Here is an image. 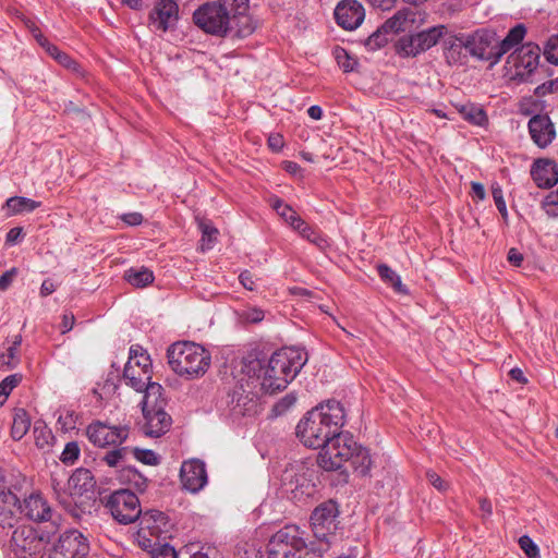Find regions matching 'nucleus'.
<instances>
[{
    "label": "nucleus",
    "mask_w": 558,
    "mask_h": 558,
    "mask_svg": "<svg viewBox=\"0 0 558 558\" xmlns=\"http://www.w3.org/2000/svg\"><path fill=\"white\" fill-rule=\"evenodd\" d=\"M344 408L339 401L328 400L312 409L296 425V436L308 448H323L343 427Z\"/></svg>",
    "instance_id": "f257e3e1"
},
{
    "label": "nucleus",
    "mask_w": 558,
    "mask_h": 558,
    "mask_svg": "<svg viewBox=\"0 0 558 558\" xmlns=\"http://www.w3.org/2000/svg\"><path fill=\"white\" fill-rule=\"evenodd\" d=\"M306 362V353L296 348H283L275 352L259 369L262 389L270 395L286 389Z\"/></svg>",
    "instance_id": "f03ea898"
},
{
    "label": "nucleus",
    "mask_w": 558,
    "mask_h": 558,
    "mask_svg": "<svg viewBox=\"0 0 558 558\" xmlns=\"http://www.w3.org/2000/svg\"><path fill=\"white\" fill-rule=\"evenodd\" d=\"M194 23L204 32L216 35L226 36L232 29V24H241L242 26L235 32V36L244 38L254 32L248 16L231 15V12L222 4L217 2H208L199 7L193 14Z\"/></svg>",
    "instance_id": "7ed1b4c3"
},
{
    "label": "nucleus",
    "mask_w": 558,
    "mask_h": 558,
    "mask_svg": "<svg viewBox=\"0 0 558 558\" xmlns=\"http://www.w3.org/2000/svg\"><path fill=\"white\" fill-rule=\"evenodd\" d=\"M168 363L179 376L187 379L203 376L210 366V353L194 342H177L169 347Z\"/></svg>",
    "instance_id": "20e7f679"
},
{
    "label": "nucleus",
    "mask_w": 558,
    "mask_h": 558,
    "mask_svg": "<svg viewBox=\"0 0 558 558\" xmlns=\"http://www.w3.org/2000/svg\"><path fill=\"white\" fill-rule=\"evenodd\" d=\"M268 558H319L310 549L295 525H287L277 531L267 544Z\"/></svg>",
    "instance_id": "39448f33"
},
{
    "label": "nucleus",
    "mask_w": 558,
    "mask_h": 558,
    "mask_svg": "<svg viewBox=\"0 0 558 558\" xmlns=\"http://www.w3.org/2000/svg\"><path fill=\"white\" fill-rule=\"evenodd\" d=\"M102 504L113 520L123 525L135 522L142 513L138 497L129 488L112 492L102 498Z\"/></svg>",
    "instance_id": "423d86ee"
},
{
    "label": "nucleus",
    "mask_w": 558,
    "mask_h": 558,
    "mask_svg": "<svg viewBox=\"0 0 558 558\" xmlns=\"http://www.w3.org/2000/svg\"><path fill=\"white\" fill-rule=\"evenodd\" d=\"M353 450H356V441L349 433L341 429L337 436L322 448L318 454V464L327 471L338 470L352 458Z\"/></svg>",
    "instance_id": "0eeeda50"
},
{
    "label": "nucleus",
    "mask_w": 558,
    "mask_h": 558,
    "mask_svg": "<svg viewBox=\"0 0 558 558\" xmlns=\"http://www.w3.org/2000/svg\"><path fill=\"white\" fill-rule=\"evenodd\" d=\"M151 361L149 354L138 344L132 345L129 360L123 369V380L135 391H143L151 379Z\"/></svg>",
    "instance_id": "6e6552de"
},
{
    "label": "nucleus",
    "mask_w": 558,
    "mask_h": 558,
    "mask_svg": "<svg viewBox=\"0 0 558 558\" xmlns=\"http://www.w3.org/2000/svg\"><path fill=\"white\" fill-rule=\"evenodd\" d=\"M541 48L534 43H526L512 52L507 60L511 80L533 82L538 69Z\"/></svg>",
    "instance_id": "1a4fd4ad"
},
{
    "label": "nucleus",
    "mask_w": 558,
    "mask_h": 558,
    "mask_svg": "<svg viewBox=\"0 0 558 558\" xmlns=\"http://www.w3.org/2000/svg\"><path fill=\"white\" fill-rule=\"evenodd\" d=\"M446 32L445 25H437L416 34L402 36L396 45L397 53L403 58H414L436 46Z\"/></svg>",
    "instance_id": "9d476101"
},
{
    "label": "nucleus",
    "mask_w": 558,
    "mask_h": 558,
    "mask_svg": "<svg viewBox=\"0 0 558 558\" xmlns=\"http://www.w3.org/2000/svg\"><path fill=\"white\" fill-rule=\"evenodd\" d=\"M86 436L95 447H119L128 440L130 427L128 425H110L107 422L95 421L87 426Z\"/></svg>",
    "instance_id": "9b49d317"
},
{
    "label": "nucleus",
    "mask_w": 558,
    "mask_h": 558,
    "mask_svg": "<svg viewBox=\"0 0 558 558\" xmlns=\"http://www.w3.org/2000/svg\"><path fill=\"white\" fill-rule=\"evenodd\" d=\"M466 51L474 58L488 61L490 65L498 63L501 59L497 37L494 32L478 29L473 34L465 35Z\"/></svg>",
    "instance_id": "f8f14e48"
},
{
    "label": "nucleus",
    "mask_w": 558,
    "mask_h": 558,
    "mask_svg": "<svg viewBox=\"0 0 558 558\" xmlns=\"http://www.w3.org/2000/svg\"><path fill=\"white\" fill-rule=\"evenodd\" d=\"M89 553L87 538L77 530L64 532L48 558H86Z\"/></svg>",
    "instance_id": "ddd939ff"
},
{
    "label": "nucleus",
    "mask_w": 558,
    "mask_h": 558,
    "mask_svg": "<svg viewBox=\"0 0 558 558\" xmlns=\"http://www.w3.org/2000/svg\"><path fill=\"white\" fill-rule=\"evenodd\" d=\"M43 538L31 525H20L12 534L10 546L17 558H28L40 553Z\"/></svg>",
    "instance_id": "4468645a"
},
{
    "label": "nucleus",
    "mask_w": 558,
    "mask_h": 558,
    "mask_svg": "<svg viewBox=\"0 0 558 558\" xmlns=\"http://www.w3.org/2000/svg\"><path fill=\"white\" fill-rule=\"evenodd\" d=\"M338 508L332 500L317 506L311 515V525L313 533L318 539H327L337 529Z\"/></svg>",
    "instance_id": "2eb2a0df"
},
{
    "label": "nucleus",
    "mask_w": 558,
    "mask_h": 558,
    "mask_svg": "<svg viewBox=\"0 0 558 558\" xmlns=\"http://www.w3.org/2000/svg\"><path fill=\"white\" fill-rule=\"evenodd\" d=\"M180 478L186 490L198 493L207 484L205 463L198 459L184 461L180 469Z\"/></svg>",
    "instance_id": "dca6fc26"
},
{
    "label": "nucleus",
    "mask_w": 558,
    "mask_h": 558,
    "mask_svg": "<svg viewBox=\"0 0 558 558\" xmlns=\"http://www.w3.org/2000/svg\"><path fill=\"white\" fill-rule=\"evenodd\" d=\"M178 20V4L173 0H157L149 13V25L167 32Z\"/></svg>",
    "instance_id": "f3484780"
},
{
    "label": "nucleus",
    "mask_w": 558,
    "mask_h": 558,
    "mask_svg": "<svg viewBox=\"0 0 558 558\" xmlns=\"http://www.w3.org/2000/svg\"><path fill=\"white\" fill-rule=\"evenodd\" d=\"M364 8L356 0H343L335 9V19L344 29H355L364 20Z\"/></svg>",
    "instance_id": "a211bd4d"
},
{
    "label": "nucleus",
    "mask_w": 558,
    "mask_h": 558,
    "mask_svg": "<svg viewBox=\"0 0 558 558\" xmlns=\"http://www.w3.org/2000/svg\"><path fill=\"white\" fill-rule=\"evenodd\" d=\"M529 132L533 142L541 148L547 147L556 136L554 123L548 116L542 114L530 119Z\"/></svg>",
    "instance_id": "6ab92c4d"
},
{
    "label": "nucleus",
    "mask_w": 558,
    "mask_h": 558,
    "mask_svg": "<svg viewBox=\"0 0 558 558\" xmlns=\"http://www.w3.org/2000/svg\"><path fill=\"white\" fill-rule=\"evenodd\" d=\"M22 512L31 520L44 522L51 519L52 510L40 494H32L24 499Z\"/></svg>",
    "instance_id": "aec40b11"
},
{
    "label": "nucleus",
    "mask_w": 558,
    "mask_h": 558,
    "mask_svg": "<svg viewBox=\"0 0 558 558\" xmlns=\"http://www.w3.org/2000/svg\"><path fill=\"white\" fill-rule=\"evenodd\" d=\"M143 415L145 418L143 429L145 435L149 437H160L171 427L172 418L165 409L149 411V413H143Z\"/></svg>",
    "instance_id": "412c9836"
},
{
    "label": "nucleus",
    "mask_w": 558,
    "mask_h": 558,
    "mask_svg": "<svg viewBox=\"0 0 558 558\" xmlns=\"http://www.w3.org/2000/svg\"><path fill=\"white\" fill-rule=\"evenodd\" d=\"M531 174L537 186L550 187L558 182L557 165L550 160H537Z\"/></svg>",
    "instance_id": "4be33fe9"
},
{
    "label": "nucleus",
    "mask_w": 558,
    "mask_h": 558,
    "mask_svg": "<svg viewBox=\"0 0 558 558\" xmlns=\"http://www.w3.org/2000/svg\"><path fill=\"white\" fill-rule=\"evenodd\" d=\"M272 208L277 214L284 219L289 226L298 231L300 235H307L310 231V225H307L298 213L288 204H284L281 199L275 198L271 202Z\"/></svg>",
    "instance_id": "5701e85b"
},
{
    "label": "nucleus",
    "mask_w": 558,
    "mask_h": 558,
    "mask_svg": "<svg viewBox=\"0 0 558 558\" xmlns=\"http://www.w3.org/2000/svg\"><path fill=\"white\" fill-rule=\"evenodd\" d=\"M142 392H144L141 403L143 413H149V411L157 409H165L167 401L162 396L163 388L160 384L150 381L146 387H144Z\"/></svg>",
    "instance_id": "b1692460"
},
{
    "label": "nucleus",
    "mask_w": 558,
    "mask_h": 558,
    "mask_svg": "<svg viewBox=\"0 0 558 558\" xmlns=\"http://www.w3.org/2000/svg\"><path fill=\"white\" fill-rule=\"evenodd\" d=\"M117 478L122 485L129 486L130 490L133 488L140 493H143L147 489L148 486V480L132 466H123L119 469Z\"/></svg>",
    "instance_id": "393cba45"
},
{
    "label": "nucleus",
    "mask_w": 558,
    "mask_h": 558,
    "mask_svg": "<svg viewBox=\"0 0 558 558\" xmlns=\"http://www.w3.org/2000/svg\"><path fill=\"white\" fill-rule=\"evenodd\" d=\"M22 336L15 335L12 340H8L3 344V351L0 352V367L12 369L20 363V347Z\"/></svg>",
    "instance_id": "a878e982"
},
{
    "label": "nucleus",
    "mask_w": 558,
    "mask_h": 558,
    "mask_svg": "<svg viewBox=\"0 0 558 558\" xmlns=\"http://www.w3.org/2000/svg\"><path fill=\"white\" fill-rule=\"evenodd\" d=\"M466 50V37L464 34L451 36L445 40V57L449 64L460 63L462 50Z\"/></svg>",
    "instance_id": "bb28decb"
},
{
    "label": "nucleus",
    "mask_w": 558,
    "mask_h": 558,
    "mask_svg": "<svg viewBox=\"0 0 558 558\" xmlns=\"http://www.w3.org/2000/svg\"><path fill=\"white\" fill-rule=\"evenodd\" d=\"M414 13L410 10H399L390 19H388L383 26L388 33L404 32L414 23Z\"/></svg>",
    "instance_id": "cd10ccee"
},
{
    "label": "nucleus",
    "mask_w": 558,
    "mask_h": 558,
    "mask_svg": "<svg viewBox=\"0 0 558 558\" xmlns=\"http://www.w3.org/2000/svg\"><path fill=\"white\" fill-rule=\"evenodd\" d=\"M40 202L23 197L12 196L7 199L4 208L8 216H14L23 213H32L40 206Z\"/></svg>",
    "instance_id": "c85d7f7f"
},
{
    "label": "nucleus",
    "mask_w": 558,
    "mask_h": 558,
    "mask_svg": "<svg viewBox=\"0 0 558 558\" xmlns=\"http://www.w3.org/2000/svg\"><path fill=\"white\" fill-rule=\"evenodd\" d=\"M123 278L135 288H145L154 282V272L147 267H131Z\"/></svg>",
    "instance_id": "c756f323"
},
{
    "label": "nucleus",
    "mask_w": 558,
    "mask_h": 558,
    "mask_svg": "<svg viewBox=\"0 0 558 558\" xmlns=\"http://www.w3.org/2000/svg\"><path fill=\"white\" fill-rule=\"evenodd\" d=\"M70 484L78 493L92 492L95 487V478L88 469L80 468L70 477Z\"/></svg>",
    "instance_id": "7c9ffc66"
},
{
    "label": "nucleus",
    "mask_w": 558,
    "mask_h": 558,
    "mask_svg": "<svg viewBox=\"0 0 558 558\" xmlns=\"http://www.w3.org/2000/svg\"><path fill=\"white\" fill-rule=\"evenodd\" d=\"M525 34V26L523 24H518L508 32L507 36L501 41L497 39L500 57L502 58V56L510 51L513 47L521 44Z\"/></svg>",
    "instance_id": "2f4dec72"
},
{
    "label": "nucleus",
    "mask_w": 558,
    "mask_h": 558,
    "mask_svg": "<svg viewBox=\"0 0 558 558\" xmlns=\"http://www.w3.org/2000/svg\"><path fill=\"white\" fill-rule=\"evenodd\" d=\"M31 427V418L24 409H16L13 416L11 435L13 439H22Z\"/></svg>",
    "instance_id": "473e14b6"
},
{
    "label": "nucleus",
    "mask_w": 558,
    "mask_h": 558,
    "mask_svg": "<svg viewBox=\"0 0 558 558\" xmlns=\"http://www.w3.org/2000/svg\"><path fill=\"white\" fill-rule=\"evenodd\" d=\"M349 462L356 471L360 472L361 475H366L372 466V459L368 450L357 444L356 450H353L352 458Z\"/></svg>",
    "instance_id": "72a5a7b5"
},
{
    "label": "nucleus",
    "mask_w": 558,
    "mask_h": 558,
    "mask_svg": "<svg viewBox=\"0 0 558 558\" xmlns=\"http://www.w3.org/2000/svg\"><path fill=\"white\" fill-rule=\"evenodd\" d=\"M112 448V450H109L104 454L101 461L109 468H119L126 462L129 454H131V447L121 445Z\"/></svg>",
    "instance_id": "f704fd0d"
},
{
    "label": "nucleus",
    "mask_w": 558,
    "mask_h": 558,
    "mask_svg": "<svg viewBox=\"0 0 558 558\" xmlns=\"http://www.w3.org/2000/svg\"><path fill=\"white\" fill-rule=\"evenodd\" d=\"M378 275L383 281L391 284L393 289L399 292L405 294L408 292L405 286L402 283L400 276L392 270L389 266L385 264H380L377 267Z\"/></svg>",
    "instance_id": "c9c22d12"
},
{
    "label": "nucleus",
    "mask_w": 558,
    "mask_h": 558,
    "mask_svg": "<svg viewBox=\"0 0 558 558\" xmlns=\"http://www.w3.org/2000/svg\"><path fill=\"white\" fill-rule=\"evenodd\" d=\"M35 445L39 449H48L54 439L51 429L40 422H36L33 429Z\"/></svg>",
    "instance_id": "e433bc0d"
},
{
    "label": "nucleus",
    "mask_w": 558,
    "mask_h": 558,
    "mask_svg": "<svg viewBox=\"0 0 558 558\" xmlns=\"http://www.w3.org/2000/svg\"><path fill=\"white\" fill-rule=\"evenodd\" d=\"M459 112L466 121L475 125H483L487 121L485 111L473 104L462 105L459 108Z\"/></svg>",
    "instance_id": "4c0bfd02"
},
{
    "label": "nucleus",
    "mask_w": 558,
    "mask_h": 558,
    "mask_svg": "<svg viewBox=\"0 0 558 558\" xmlns=\"http://www.w3.org/2000/svg\"><path fill=\"white\" fill-rule=\"evenodd\" d=\"M239 323L258 324L265 318V312L257 306H245L235 312Z\"/></svg>",
    "instance_id": "58836bf2"
},
{
    "label": "nucleus",
    "mask_w": 558,
    "mask_h": 558,
    "mask_svg": "<svg viewBox=\"0 0 558 558\" xmlns=\"http://www.w3.org/2000/svg\"><path fill=\"white\" fill-rule=\"evenodd\" d=\"M119 380V374L111 372L102 384H97V388H95L94 391L98 393L101 399L111 398L117 393Z\"/></svg>",
    "instance_id": "ea45409f"
},
{
    "label": "nucleus",
    "mask_w": 558,
    "mask_h": 558,
    "mask_svg": "<svg viewBox=\"0 0 558 558\" xmlns=\"http://www.w3.org/2000/svg\"><path fill=\"white\" fill-rule=\"evenodd\" d=\"M2 501H3L4 506H3V508L0 507V525L3 527L4 526L11 527V526H13V524H12L13 512L10 507H15L19 499L14 494L8 493V494L3 495Z\"/></svg>",
    "instance_id": "a19ab883"
},
{
    "label": "nucleus",
    "mask_w": 558,
    "mask_h": 558,
    "mask_svg": "<svg viewBox=\"0 0 558 558\" xmlns=\"http://www.w3.org/2000/svg\"><path fill=\"white\" fill-rule=\"evenodd\" d=\"M388 31L381 25L371 36H368L365 40V47L371 51L383 48L388 43Z\"/></svg>",
    "instance_id": "79ce46f5"
},
{
    "label": "nucleus",
    "mask_w": 558,
    "mask_h": 558,
    "mask_svg": "<svg viewBox=\"0 0 558 558\" xmlns=\"http://www.w3.org/2000/svg\"><path fill=\"white\" fill-rule=\"evenodd\" d=\"M21 375L13 374L5 377L0 383V402L2 403L11 393V391L21 383Z\"/></svg>",
    "instance_id": "37998d69"
},
{
    "label": "nucleus",
    "mask_w": 558,
    "mask_h": 558,
    "mask_svg": "<svg viewBox=\"0 0 558 558\" xmlns=\"http://www.w3.org/2000/svg\"><path fill=\"white\" fill-rule=\"evenodd\" d=\"M199 229L203 234L202 235V250L203 251L209 250L211 247L213 241L216 240L218 230L205 221L199 222Z\"/></svg>",
    "instance_id": "c03bdc74"
},
{
    "label": "nucleus",
    "mask_w": 558,
    "mask_h": 558,
    "mask_svg": "<svg viewBox=\"0 0 558 558\" xmlns=\"http://www.w3.org/2000/svg\"><path fill=\"white\" fill-rule=\"evenodd\" d=\"M80 452H81V449H80L78 444L76 441H70L65 445V447L60 456V460L64 464L72 465L78 459Z\"/></svg>",
    "instance_id": "a18cd8bd"
},
{
    "label": "nucleus",
    "mask_w": 558,
    "mask_h": 558,
    "mask_svg": "<svg viewBox=\"0 0 558 558\" xmlns=\"http://www.w3.org/2000/svg\"><path fill=\"white\" fill-rule=\"evenodd\" d=\"M131 454L147 465H157L159 463L158 456L149 449L131 448Z\"/></svg>",
    "instance_id": "49530a36"
},
{
    "label": "nucleus",
    "mask_w": 558,
    "mask_h": 558,
    "mask_svg": "<svg viewBox=\"0 0 558 558\" xmlns=\"http://www.w3.org/2000/svg\"><path fill=\"white\" fill-rule=\"evenodd\" d=\"M216 2L222 4L236 16H245L243 13L248 5V0H217Z\"/></svg>",
    "instance_id": "de8ad7c7"
},
{
    "label": "nucleus",
    "mask_w": 558,
    "mask_h": 558,
    "mask_svg": "<svg viewBox=\"0 0 558 558\" xmlns=\"http://www.w3.org/2000/svg\"><path fill=\"white\" fill-rule=\"evenodd\" d=\"M544 56L548 62L558 65V35H554L547 40Z\"/></svg>",
    "instance_id": "09e8293b"
},
{
    "label": "nucleus",
    "mask_w": 558,
    "mask_h": 558,
    "mask_svg": "<svg viewBox=\"0 0 558 558\" xmlns=\"http://www.w3.org/2000/svg\"><path fill=\"white\" fill-rule=\"evenodd\" d=\"M543 209L550 217H558V191L550 192L543 201Z\"/></svg>",
    "instance_id": "8fccbe9b"
},
{
    "label": "nucleus",
    "mask_w": 558,
    "mask_h": 558,
    "mask_svg": "<svg viewBox=\"0 0 558 558\" xmlns=\"http://www.w3.org/2000/svg\"><path fill=\"white\" fill-rule=\"evenodd\" d=\"M519 545L529 558H539L537 545L527 535H523L519 538Z\"/></svg>",
    "instance_id": "3c124183"
},
{
    "label": "nucleus",
    "mask_w": 558,
    "mask_h": 558,
    "mask_svg": "<svg viewBox=\"0 0 558 558\" xmlns=\"http://www.w3.org/2000/svg\"><path fill=\"white\" fill-rule=\"evenodd\" d=\"M336 59L339 66L342 68L344 72L353 71L356 65V60L351 58L342 48L336 50Z\"/></svg>",
    "instance_id": "603ef678"
},
{
    "label": "nucleus",
    "mask_w": 558,
    "mask_h": 558,
    "mask_svg": "<svg viewBox=\"0 0 558 558\" xmlns=\"http://www.w3.org/2000/svg\"><path fill=\"white\" fill-rule=\"evenodd\" d=\"M32 33L34 37L36 38L37 43L46 49V51L54 59H57V54H60L61 51L59 48L52 44H50L44 35L40 33V31L37 27H34L32 29Z\"/></svg>",
    "instance_id": "864d4df0"
},
{
    "label": "nucleus",
    "mask_w": 558,
    "mask_h": 558,
    "mask_svg": "<svg viewBox=\"0 0 558 558\" xmlns=\"http://www.w3.org/2000/svg\"><path fill=\"white\" fill-rule=\"evenodd\" d=\"M492 194L495 202V205L498 211L502 215L504 218L507 217V206L504 199L502 189L498 184H494L492 186Z\"/></svg>",
    "instance_id": "5fc2aeb1"
},
{
    "label": "nucleus",
    "mask_w": 558,
    "mask_h": 558,
    "mask_svg": "<svg viewBox=\"0 0 558 558\" xmlns=\"http://www.w3.org/2000/svg\"><path fill=\"white\" fill-rule=\"evenodd\" d=\"M307 232H308L307 235H301V236L306 239L311 243L315 244L320 250H325L329 246L328 240L324 235H322L320 233L315 231L311 226H310V231H307Z\"/></svg>",
    "instance_id": "6e6d98bb"
},
{
    "label": "nucleus",
    "mask_w": 558,
    "mask_h": 558,
    "mask_svg": "<svg viewBox=\"0 0 558 558\" xmlns=\"http://www.w3.org/2000/svg\"><path fill=\"white\" fill-rule=\"evenodd\" d=\"M151 558H178V556L172 546L163 544L151 551Z\"/></svg>",
    "instance_id": "4d7b16f0"
},
{
    "label": "nucleus",
    "mask_w": 558,
    "mask_h": 558,
    "mask_svg": "<svg viewBox=\"0 0 558 558\" xmlns=\"http://www.w3.org/2000/svg\"><path fill=\"white\" fill-rule=\"evenodd\" d=\"M428 482L438 490L444 492L447 489V483L434 471L429 470L426 472Z\"/></svg>",
    "instance_id": "13d9d810"
},
{
    "label": "nucleus",
    "mask_w": 558,
    "mask_h": 558,
    "mask_svg": "<svg viewBox=\"0 0 558 558\" xmlns=\"http://www.w3.org/2000/svg\"><path fill=\"white\" fill-rule=\"evenodd\" d=\"M239 280L246 290L254 291L256 289L254 277L250 270L242 271Z\"/></svg>",
    "instance_id": "bf43d9fd"
},
{
    "label": "nucleus",
    "mask_w": 558,
    "mask_h": 558,
    "mask_svg": "<svg viewBox=\"0 0 558 558\" xmlns=\"http://www.w3.org/2000/svg\"><path fill=\"white\" fill-rule=\"evenodd\" d=\"M56 60L66 69H71L73 71L77 69V63L70 56L62 51L60 54H57Z\"/></svg>",
    "instance_id": "052dcab7"
},
{
    "label": "nucleus",
    "mask_w": 558,
    "mask_h": 558,
    "mask_svg": "<svg viewBox=\"0 0 558 558\" xmlns=\"http://www.w3.org/2000/svg\"><path fill=\"white\" fill-rule=\"evenodd\" d=\"M507 259L511 265L519 267L523 262V255L517 248L512 247L508 252Z\"/></svg>",
    "instance_id": "680f3d73"
},
{
    "label": "nucleus",
    "mask_w": 558,
    "mask_h": 558,
    "mask_svg": "<svg viewBox=\"0 0 558 558\" xmlns=\"http://www.w3.org/2000/svg\"><path fill=\"white\" fill-rule=\"evenodd\" d=\"M14 275H15V269H11L0 276V290L1 291H5L10 287Z\"/></svg>",
    "instance_id": "e2e57ef3"
},
{
    "label": "nucleus",
    "mask_w": 558,
    "mask_h": 558,
    "mask_svg": "<svg viewBox=\"0 0 558 558\" xmlns=\"http://www.w3.org/2000/svg\"><path fill=\"white\" fill-rule=\"evenodd\" d=\"M121 219L129 226H138L143 221V216L140 213H130L123 215Z\"/></svg>",
    "instance_id": "0e129e2a"
},
{
    "label": "nucleus",
    "mask_w": 558,
    "mask_h": 558,
    "mask_svg": "<svg viewBox=\"0 0 558 558\" xmlns=\"http://www.w3.org/2000/svg\"><path fill=\"white\" fill-rule=\"evenodd\" d=\"M268 146L274 151H279L283 147V137L280 134H271L268 137Z\"/></svg>",
    "instance_id": "69168bd1"
},
{
    "label": "nucleus",
    "mask_w": 558,
    "mask_h": 558,
    "mask_svg": "<svg viewBox=\"0 0 558 558\" xmlns=\"http://www.w3.org/2000/svg\"><path fill=\"white\" fill-rule=\"evenodd\" d=\"M56 288L57 287L51 279H46L41 283L40 295L48 296L56 291Z\"/></svg>",
    "instance_id": "338daca9"
},
{
    "label": "nucleus",
    "mask_w": 558,
    "mask_h": 558,
    "mask_svg": "<svg viewBox=\"0 0 558 558\" xmlns=\"http://www.w3.org/2000/svg\"><path fill=\"white\" fill-rule=\"evenodd\" d=\"M75 318L73 314H64L62 317V332L64 333L70 331L73 328Z\"/></svg>",
    "instance_id": "774afa93"
}]
</instances>
